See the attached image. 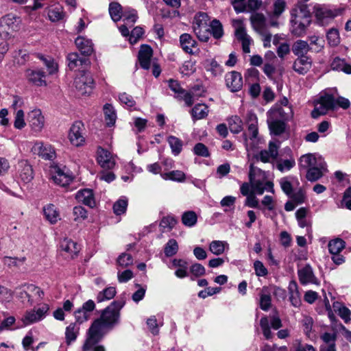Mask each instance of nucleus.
Segmentation results:
<instances>
[{
    "label": "nucleus",
    "mask_w": 351,
    "mask_h": 351,
    "mask_svg": "<svg viewBox=\"0 0 351 351\" xmlns=\"http://www.w3.org/2000/svg\"><path fill=\"white\" fill-rule=\"evenodd\" d=\"M124 305L125 301L116 300L101 311L100 317L95 319L88 330L82 351H90L95 344L103 339L106 330H110L119 324L120 311Z\"/></svg>",
    "instance_id": "1"
},
{
    "label": "nucleus",
    "mask_w": 351,
    "mask_h": 351,
    "mask_svg": "<svg viewBox=\"0 0 351 351\" xmlns=\"http://www.w3.org/2000/svg\"><path fill=\"white\" fill-rule=\"evenodd\" d=\"M337 106L346 110L350 108V102L348 99L341 96L335 99L332 95L325 94L316 102L311 115L316 119L326 114L329 110H334Z\"/></svg>",
    "instance_id": "2"
},
{
    "label": "nucleus",
    "mask_w": 351,
    "mask_h": 351,
    "mask_svg": "<svg viewBox=\"0 0 351 351\" xmlns=\"http://www.w3.org/2000/svg\"><path fill=\"white\" fill-rule=\"evenodd\" d=\"M208 20V16L204 12L197 13L193 19V32L197 38L202 42H207L210 36Z\"/></svg>",
    "instance_id": "3"
},
{
    "label": "nucleus",
    "mask_w": 351,
    "mask_h": 351,
    "mask_svg": "<svg viewBox=\"0 0 351 351\" xmlns=\"http://www.w3.org/2000/svg\"><path fill=\"white\" fill-rule=\"evenodd\" d=\"M21 21L12 14H8L0 19V37L3 39L10 38L19 29Z\"/></svg>",
    "instance_id": "4"
},
{
    "label": "nucleus",
    "mask_w": 351,
    "mask_h": 351,
    "mask_svg": "<svg viewBox=\"0 0 351 351\" xmlns=\"http://www.w3.org/2000/svg\"><path fill=\"white\" fill-rule=\"evenodd\" d=\"M313 13L319 25H326L339 15L341 12L336 9L332 10L326 5L316 3L313 6Z\"/></svg>",
    "instance_id": "5"
},
{
    "label": "nucleus",
    "mask_w": 351,
    "mask_h": 351,
    "mask_svg": "<svg viewBox=\"0 0 351 351\" xmlns=\"http://www.w3.org/2000/svg\"><path fill=\"white\" fill-rule=\"evenodd\" d=\"M74 84L80 95H89L94 87V80L90 73L81 71L75 78Z\"/></svg>",
    "instance_id": "6"
},
{
    "label": "nucleus",
    "mask_w": 351,
    "mask_h": 351,
    "mask_svg": "<svg viewBox=\"0 0 351 351\" xmlns=\"http://www.w3.org/2000/svg\"><path fill=\"white\" fill-rule=\"evenodd\" d=\"M51 172L54 182L61 186H68L73 180L71 173L66 167L62 168L58 165H53L51 167Z\"/></svg>",
    "instance_id": "7"
},
{
    "label": "nucleus",
    "mask_w": 351,
    "mask_h": 351,
    "mask_svg": "<svg viewBox=\"0 0 351 351\" xmlns=\"http://www.w3.org/2000/svg\"><path fill=\"white\" fill-rule=\"evenodd\" d=\"M85 128L82 121H75L70 128L69 138L71 143L76 147L82 146L85 142Z\"/></svg>",
    "instance_id": "8"
},
{
    "label": "nucleus",
    "mask_w": 351,
    "mask_h": 351,
    "mask_svg": "<svg viewBox=\"0 0 351 351\" xmlns=\"http://www.w3.org/2000/svg\"><path fill=\"white\" fill-rule=\"evenodd\" d=\"M49 310V306L45 304L37 310L32 309L27 311L22 317V322L25 325H29L38 322L45 317Z\"/></svg>",
    "instance_id": "9"
},
{
    "label": "nucleus",
    "mask_w": 351,
    "mask_h": 351,
    "mask_svg": "<svg viewBox=\"0 0 351 351\" xmlns=\"http://www.w3.org/2000/svg\"><path fill=\"white\" fill-rule=\"evenodd\" d=\"M278 145L273 141H270L268 148L261 150L256 156L257 160L266 163H272L275 161L278 156Z\"/></svg>",
    "instance_id": "10"
},
{
    "label": "nucleus",
    "mask_w": 351,
    "mask_h": 351,
    "mask_svg": "<svg viewBox=\"0 0 351 351\" xmlns=\"http://www.w3.org/2000/svg\"><path fill=\"white\" fill-rule=\"evenodd\" d=\"M287 8V3L285 0H275L273 5L272 10L268 13L269 17V25L271 27H278L279 23L278 19L285 11Z\"/></svg>",
    "instance_id": "11"
},
{
    "label": "nucleus",
    "mask_w": 351,
    "mask_h": 351,
    "mask_svg": "<svg viewBox=\"0 0 351 351\" xmlns=\"http://www.w3.org/2000/svg\"><path fill=\"white\" fill-rule=\"evenodd\" d=\"M226 85L231 92H237L243 87L241 74L237 71L228 73L225 77Z\"/></svg>",
    "instance_id": "12"
},
{
    "label": "nucleus",
    "mask_w": 351,
    "mask_h": 351,
    "mask_svg": "<svg viewBox=\"0 0 351 351\" xmlns=\"http://www.w3.org/2000/svg\"><path fill=\"white\" fill-rule=\"evenodd\" d=\"M270 119H277L280 121H287L292 118L293 111L290 106H276L271 108L268 112Z\"/></svg>",
    "instance_id": "13"
},
{
    "label": "nucleus",
    "mask_w": 351,
    "mask_h": 351,
    "mask_svg": "<svg viewBox=\"0 0 351 351\" xmlns=\"http://www.w3.org/2000/svg\"><path fill=\"white\" fill-rule=\"evenodd\" d=\"M97 162L104 169H111L115 165V160L110 152L101 147L97 149Z\"/></svg>",
    "instance_id": "14"
},
{
    "label": "nucleus",
    "mask_w": 351,
    "mask_h": 351,
    "mask_svg": "<svg viewBox=\"0 0 351 351\" xmlns=\"http://www.w3.org/2000/svg\"><path fill=\"white\" fill-rule=\"evenodd\" d=\"M60 248L66 258H73L80 252L77 243L69 239H64L60 242Z\"/></svg>",
    "instance_id": "15"
},
{
    "label": "nucleus",
    "mask_w": 351,
    "mask_h": 351,
    "mask_svg": "<svg viewBox=\"0 0 351 351\" xmlns=\"http://www.w3.org/2000/svg\"><path fill=\"white\" fill-rule=\"evenodd\" d=\"M27 121L31 128L35 132L41 131L44 127V117L39 109L32 110L28 114Z\"/></svg>",
    "instance_id": "16"
},
{
    "label": "nucleus",
    "mask_w": 351,
    "mask_h": 351,
    "mask_svg": "<svg viewBox=\"0 0 351 351\" xmlns=\"http://www.w3.org/2000/svg\"><path fill=\"white\" fill-rule=\"evenodd\" d=\"M34 154H38L45 160H52L56 155L54 149L49 144L36 142L32 147Z\"/></svg>",
    "instance_id": "17"
},
{
    "label": "nucleus",
    "mask_w": 351,
    "mask_h": 351,
    "mask_svg": "<svg viewBox=\"0 0 351 351\" xmlns=\"http://www.w3.org/2000/svg\"><path fill=\"white\" fill-rule=\"evenodd\" d=\"M291 18L311 20V13L308 5L302 1H298L291 11Z\"/></svg>",
    "instance_id": "18"
},
{
    "label": "nucleus",
    "mask_w": 351,
    "mask_h": 351,
    "mask_svg": "<svg viewBox=\"0 0 351 351\" xmlns=\"http://www.w3.org/2000/svg\"><path fill=\"white\" fill-rule=\"evenodd\" d=\"M291 32L297 36H302L305 34L311 20L291 18Z\"/></svg>",
    "instance_id": "19"
},
{
    "label": "nucleus",
    "mask_w": 351,
    "mask_h": 351,
    "mask_svg": "<svg viewBox=\"0 0 351 351\" xmlns=\"http://www.w3.org/2000/svg\"><path fill=\"white\" fill-rule=\"evenodd\" d=\"M152 53V49L149 45H143L141 47L138 52V60L141 66L144 69H149Z\"/></svg>",
    "instance_id": "20"
},
{
    "label": "nucleus",
    "mask_w": 351,
    "mask_h": 351,
    "mask_svg": "<svg viewBox=\"0 0 351 351\" xmlns=\"http://www.w3.org/2000/svg\"><path fill=\"white\" fill-rule=\"evenodd\" d=\"M312 60L308 56L298 57L293 62V70L300 75L306 73L311 68Z\"/></svg>",
    "instance_id": "21"
},
{
    "label": "nucleus",
    "mask_w": 351,
    "mask_h": 351,
    "mask_svg": "<svg viewBox=\"0 0 351 351\" xmlns=\"http://www.w3.org/2000/svg\"><path fill=\"white\" fill-rule=\"evenodd\" d=\"M18 173L21 180L27 183L33 179V169L32 166L25 160H21L18 163Z\"/></svg>",
    "instance_id": "22"
},
{
    "label": "nucleus",
    "mask_w": 351,
    "mask_h": 351,
    "mask_svg": "<svg viewBox=\"0 0 351 351\" xmlns=\"http://www.w3.org/2000/svg\"><path fill=\"white\" fill-rule=\"evenodd\" d=\"M75 198L79 202L93 208L95 206L93 192L90 189H84L80 190L75 195Z\"/></svg>",
    "instance_id": "23"
},
{
    "label": "nucleus",
    "mask_w": 351,
    "mask_h": 351,
    "mask_svg": "<svg viewBox=\"0 0 351 351\" xmlns=\"http://www.w3.org/2000/svg\"><path fill=\"white\" fill-rule=\"evenodd\" d=\"M298 277L300 283L302 285L317 284V279L314 276L313 269L309 265L298 270Z\"/></svg>",
    "instance_id": "24"
},
{
    "label": "nucleus",
    "mask_w": 351,
    "mask_h": 351,
    "mask_svg": "<svg viewBox=\"0 0 351 351\" xmlns=\"http://www.w3.org/2000/svg\"><path fill=\"white\" fill-rule=\"evenodd\" d=\"M75 43L79 51L84 56H90L93 52V44L92 41L83 36H78Z\"/></svg>",
    "instance_id": "25"
},
{
    "label": "nucleus",
    "mask_w": 351,
    "mask_h": 351,
    "mask_svg": "<svg viewBox=\"0 0 351 351\" xmlns=\"http://www.w3.org/2000/svg\"><path fill=\"white\" fill-rule=\"evenodd\" d=\"M245 123L247 125L250 139L256 138L258 135V119L255 113L249 111L245 118Z\"/></svg>",
    "instance_id": "26"
},
{
    "label": "nucleus",
    "mask_w": 351,
    "mask_h": 351,
    "mask_svg": "<svg viewBox=\"0 0 351 351\" xmlns=\"http://www.w3.org/2000/svg\"><path fill=\"white\" fill-rule=\"evenodd\" d=\"M322 162L321 158H317L313 154H306L302 155L299 159V166L300 169H308L316 165H318Z\"/></svg>",
    "instance_id": "27"
},
{
    "label": "nucleus",
    "mask_w": 351,
    "mask_h": 351,
    "mask_svg": "<svg viewBox=\"0 0 351 351\" xmlns=\"http://www.w3.org/2000/svg\"><path fill=\"white\" fill-rule=\"evenodd\" d=\"M68 66L70 69H76L77 67L89 64L88 59L80 57L77 53H71L67 56Z\"/></svg>",
    "instance_id": "28"
},
{
    "label": "nucleus",
    "mask_w": 351,
    "mask_h": 351,
    "mask_svg": "<svg viewBox=\"0 0 351 351\" xmlns=\"http://www.w3.org/2000/svg\"><path fill=\"white\" fill-rule=\"evenodd\" d=\"M180 43L183 50L190 54H193V48L197 47V42L189 34H183L180 37Z\"/></svg>",
    "instance_id": "29"
},
{
    "label": "nucleus",
    "mask_w": 351,
    "mask_h": 351,
    "mask_svg": "<svg viewBox=\"0 0 351 351\" xmlns=\"http://www.w3.org/2000/svg\"><path fill=\"white\" fill-rule=\"evenodd\" d=\"M26 75L28 80L38 86H46L45 73L40 70H27Z\"/></svg>",
    "instance_id": "30"
},
{
    "label": "nucleus",
    "mask_w": 351,
    "mask_h": 351,
    "mask_svg": "<svg viewBox=\"0 0 351 351\" xmlns=\"http://www.w3.org/2000/svg\"><path fill=\"white\" fill-rule=\"evenodd\" d=\"M45 219L51 224L56 223L60 219V214L53 204H47L43 208Z\"/></svg>",
    "instance_id": "31"
},
{
    "label": "nucleus",
    "mask_w": 351,
    "mask_h": 351,
    "mask_svg": "<svg viewBox=\"0 0 351 351\" xmlns=\"http://www.w3.org/2000/svg\"><path fill=\"white\" fill-rule=\"evenodd\" d=\"M326 170L323 162L307 170L306 178L310 182H315L324 176L323 171Z\"/></svg>",
    "instance_id": "32"
},
{
    "label": "nucleus",
    "mask_w": 351,
    "mask_h": 351,
    "mask_svg": "<svg viewBox=\"0 0 351 351\" xmlns=\"http://www.w3.org/2000/svg\"><path fill=\"white\" fill-rule=\"evenodd\" d=\"M332 307L334 311L338 313V315L345 322L346 324L350 322L351 311L348 308L339 302H333Z\"/></svg>",
    "instance_id": "33"
},
{
    "label": "nucleus",
    "mask_w": 351,
    "mask_h": 351,
    "mask_svg": "<svg viewBox=\"0 0 351 351\" xmlns=\"http://www.w3.org/2000/svg\"><path fill=\"white\" fill-rule=\"evenodd\" d=\"M311 50V47L306 41L298 40L292 46L293 53L298 56H306V54Z\"/></svg>",
    "instance_id": "34"
},
{
    "label": "nucleus",
    "mask_w": 351,
    "mask_h": 351,
    "mask_svg": "<svg viewBox=\"0 0 351 351\" xmlns=\"http://www.w3.org/2000/svg\"><path fill=\"white\" fill-rule=\"evenodd\" d=\"M80 331V326L77 323H71L65 330V341L69 345L75 341Z\"/></svg>",
    "instance_id": "35"
},
{
    "label": "nucleus",
    "mask_w": 351,
    "mask_h": 351,
    "mask_svg": "<svg viewBox=\"0 0 351 351\" xmlns=\"http://www.w3.org/2000/svg\"><path fill=\"white\" fill-rule=\"evenodd\" d=\"M172 265L177 269L175 271V275L180 278H185L188 276L187 269L188 263L183 259L175 258L172 261Z\"/></svg>",
    "instance_id": "36"
},
{
    "label": "nucleus",
    "mask_w": 351,
    "mask_h": 351,
    "mask_svg": "<svg viewBox=\"0 0 351 351\" xmlns=\"http://www.w3.org/2000/svg\"><path fill=\"white\" fill-rule=\"evenodd\" d=\"M271 304V298L269 289L267 287H263L260 293V308L267 311Z\"/></svg>",
    "instance_id": "37"
},
{
    "label": "nucleus",
    "mask_w": 351,
    "mask_h": 351,
    "mask_svg": "<svg viewBox=\"0 0 351 351\" xmlns=\"http://www.w3.org/2000/svg\"><path fill=\"white\" fill-rule=\"evenodd\" d=\"M267 123L271 133L275 135H280L285 130V123L277 119H270L268 117Z\"/></svg>",
    "instance_id": "38"
},
{
    "label": "nucleus",
    "mask_w": 351,
    "mask_h": 351,
    "mask_svg": "<svg viewBox=\"0 0 351 351\" xmlns=\"http://www.w3.org/2000/svg\"><path fill=\"white\" fill-rule=\"evenodd\" d=\"M208 114V107L204 104H197L191 110V115L195 120L204 119Z\"/></svg>",
    "instance_id": "39"
},
{
    "label": "nucleus",
    "mask_w": 351,
    "mask_h": 351,
    "mask_svg": "<svg viewBox=\"0 0 351 351\" xmlns=\"http://www.w3.org/2000/svg\"><path fill=\"white\" fill-rule=\"evenodd\" d=\"M160 176L165 180H170L179 182H184L186 179L185 173L180 170H175L167 173H160Z\"/></svg>",
    "instance_id": "40"
},
{
    "label": "nucleus",
    "mask_w": 351,
    "mask_h": 351,
    "mask_svg": "<svg viewBox=\"0 0 351 351\" xmlns=\"http://www.w3.org/2000/svg\"><path fill=\"white\" fill-rule=\"evenodd\" d=\"M328 247L331 254H337L345 248L346 243L343 239L337 238L330 241Z\"/></svg>",
    "instance_id": "41"
},
{
    "label": "nucleus",
    "mask_w": 351,
    "mask_h": 351,
    "mask_svg": "<svg viewBox=\"0 0 351 351\" xmlns=\"http://www.w3.org/2000/svg\"><path fill=\"white\" fill-rule=\"evenodd\" d=\"M104 113L107 125L108 126L113 125L115 123L117 119V115L113 106L109 104L104 105Z\"/></svg>",
    "instance_id": "42"
},
{
    "label": "nucleus",
    "mask_w": 351,
    "mask_h": 351,
    "mask_svg": "<svg viewBox=\"0 0 351 351\" xmlns=\"http://www.w3.org/2000/svg\"><path fill=\"white\" fill-rule=\"evenodd\" d=\"M228 125L231 132L238 134L243 130V121L238 116H232L228 120Z\"/></svg>",
    "instance_id": "43"
},
{
    "label": "nucleus",
    "mask_w": 351,
    "mask_h": 351,
    "mask_svg": "<svg viewBox=\"0 0 351 351\" xmlns=\"http://www.w3.org/2000/svg\"><path fill=\"white\" fill-rule=\"evenodd\" d=\"M116 289L113 287H109L99 292L97 295V302H102L112 299L116 295Z\"/></svg>",
    "instance_id": "44"
},
{
    "label": "nucleus",
    "mask_w": 351,
    "mask_h": 351,
    "mask_svg": "<svg viewBox=\"0 0 351 351\" xmlns=\"http://www.w3.org/2000/svg\"><path fill=\"white\" fill-rule=\"evenodd\" d=\"M250 180L261 179V181H265L267 176L265 171L255 167L253 164L250 165L249 172Z\"/></svg>",
    "instance_id": "45"
},
{
    "label": "nucleus",
    "mask_w": 351,
    "mask_h": 351,
    "mask_svg": "<svg viewBox=\"0 0 351 351\" xmlns=\"http://www.w3.org/2000/svg\"><path fill=\"white\" fill-rule=\"evenodd\" d=\"M250 20L253 27L256 30H262L265 26V17L262 13H254L251 17Z\"/></svg>",
    "instance_id": "46"
},
{
    "label": "nucleus",
    "mask_w": 351,
    "mask_h": 351,
    "mask_svg": "<svg viewBox=\"0 0 351 351\" xmlns=\"http://www.w3.org/2000/svg\"><path fill=\"white\" fill-rule=\"evenodd\" d=\"M197 221V217L194 211H186L182 214V222L188 227L194 226Z\"/></svg>",
    "instance_id": "47"
},
{
    "label": "nucleus",
    "mask_w": 351,
    "mask_h": 351,
    "mask_svg": "<svg viewBox=\"0 0 351 351\" xmlns=\"http://www.w3.org/2000/svg\"><path fill=\"white\" fill-rule=\"evenodd\" d=\"M210 34L216 38L219 39L223 35V26L219 21L215 19L210 24Z\"/></svg>",
    "instance_id": "48"
},
{
    "label": "nucleus",
    "mask_w": 351,
    "mask_h": 351,
    "mask_svg": "<svg viewBox=\"0 0 351 351\" xmlns=\"http://www.w3.org/2000/svg\"><path fill=\"white\" fill-rule=\"evenodd\" d=\"M123 21L126 25H133L138 19L137 12L134 9L125 10L121 15Z\"/></svg>",
    "instance_id": "49"
},
{
    "label": "nucleus",
    "mask_w": 351,
    "mask_h": 351,
    "mask_svg": "<svg viewBox=\"0 0 351 351\" xmlns=\"http://www.w3.org/2000/svg\"><path fill=\"white\" fill-rule=\"evenodd\" d=\"M328 43L331 47H336L340 43V36L337 29H330L326 34Z\"/></svg>",
    "instance_id": "50"
},
{
    "label": "nucleus",
    "mask_w": 351,
    "mask_h": 351,
    "mask_svg": "<svg viewBox=\"0 0 351 351\" xmlns=\"http://www.w3.org/2000/svg\"><path fill=\"white\" fill-rule=\"evenodd\" d=\"M168 143L171 149L172 153L174 155H178L181 152L182 149V142L180 139L176 136H170L168 138Z\"/></svg>",
    "instance_id": "51"
},
{
    "label": "nucleus",
    "mask_w": 351,
    "mask_h": 351,
    "mask_svg": "<svg viewBox=\"0 0 351 351\" xmlns=\"http://www.w3.org/2000/svg\"><path fill=\"white\" fill-rule=\"evenodd\" d=\"M225 245H228V243L225 241H213L210 244L209 250L213 254L220 255L224 252Z\"/></svg>",
    "instance_id": "52"
},
{
    "label": "nucleus",
    "mask_w": 351,
    "mask_h": 351,
    "mask_svg": "<svg viewBox=\"0 0 351 351\" xmlns=\"http://www.w3.org/2000/svg\"><path fill=\"white\" fill-rule=\"evenodd\" d=\"M109 13L114 22L121 19V6L118 3H111L109 6Z\"/></svg>",
    "instance_id": "53"
},
{
    "label": "nucleus",
    "mask_w": 351,
    "mask_h": 351,
    "mask_svg": "<svg viewBox=\"0 0 351 351\" xmlns=\"http://www.w3.org/2000/svg\"><path fill=\"white\" fill-rule=\"evenodd\" d=\"M309 41L310 44L313 45L311 49L313 50L316 53L321 51L324 47L325 41L322 38H319L317 36H313L309 37Z\"/></svg>",
    "instance_id": "54"
},
{
    "label": "nucleus",
    "mask_w": 351,
    "mask_h": 351,
    "mask_svg": "<svg viewBox=\"0 0 351 351\" xmlns=\"http://www.w3.org/2000/svg\"><path fill=\"white\" fill-rule=\"evenodd\" d=\"M178 250V244L177 241L173 239H169L165 245L164 252L168 257L175 255Z\"/></svg>",
    "instance_id": "55"
},
{
    "label": "nucleus",
    "mask_w": 351,
    "mask_h": 351,
    "mask_svg": "<svg viewBox=\"0 0 351 351\" xmlns=\"http://www.w3.org/2000/svg\"><path fill=\"white\" fill-rule=\"evenodd\" d=\"M260 326L265 338L266 339H271L273 337V334L270 330L269 322L267 316H264L261 319Z\"/></svg>",
    "instance_id": "56"
},
{
    "label": "nucleus",
    "mask_w": 351,
    "mask_h": 351,
    "mask_svg": "<svg viewBox=\"0 0 351 351\" xmlns=\"http://www.w3.org/2000/svg\"><path fill=\"white\" fill-rule=\"evenodd\" d=\"M73 219L80 222L87 218V211L81 206H75L73 209Z\"/></svg>",
    "instance_id": "57"
},
{
    "label": "nucleus",
    "mask_w": 351,
    "mask_h": 351,
    "mask_svg": "<svg viewBox=\"0 0 351 351\" xmlns=\"http://www.w3.org/2000/svg\"><path fill=\"white\" fill-rule=\"evenodd\" d=\"M177 223V220L173 216H167L164 217L160 222V226L164 230L167 229L168 230H171Z\"/></svg>",
    "instance_id": "58"
},
{
    "label": "nucleus",
    "mask_w": 351,
    "mask_h": 351,
    "mask_svg": "<svg viewBox=\"0 0 351 351\" xmlns=\"http://www.w3.org/2000/svg\"><path fill=\"white\" fill-rule=\"evenodd\" d=\"M128 206V199H120L117 200L113 206L114 213L117 215H121L124 213L126 210Z\"/></svg>",
    "instance_id": "59"
},
{
    "label": "nucleus",
    "mask_w": 351,
    "mask_h": 351,
    "mask_svg": "<svg viewBox=\"0 0 351 351\" xmlns=\"http://www.w3.org/2000/svg\"><path fill=\"white\" fill-rule=\"evenodd\" d=\"M40 59L43 61L49 75H52L57 71L58 64L54 62L53 58L40 56Z\"/></svg>",
    "instance_id": "60"
},
{
    "label": "nucleus",
    "mask_w": 351,
    "mask_h": 351,
    "mask_svg": "<svg viewBox=\"0 0 351 351\" xmlns=\"http://www.w3.org/2000/svg\"><path fill=\"white\" fill-rule=\"evenodd\" d=\"M117 262L119 266L126 267L133 263V258L130 254L123 253L118 257Z\"/></svg>",
    "instance_id": "61"
},
{
    "label": "nucleus",
    "mask_w": 351,
    "mask_h": 351,
    "mask_svg": "<svg viewBox=\"0 0 351 351\" xmlns=\"http://www.w3.org/2000/svg\"><path fill=\"white\" fill-rule=\"evenodd\" d=\"M144 34V31L141 27H134L130 35L129 41L132 45H134L138 42V40L141 38L143 34Z\"/></svg>",
    "instance_id": "62"
},
{
    "label": "nucleus",
    "mask_w": 351,
    "mask_h": 351,
    "mask_svg": "<svg viewBox=\"0 0 351 351\" xmlns=\"http://www.w3.org/2000/svg\"><path fill=\"white\" fill-rule=\"evenodd\" d=\"M193 152L195 154L199 156L206 158L210 156L207 147L202 143H198L194 146Z\"/></svg>",
    "instance_id": "63"
},
{
    "label": "nucleus",
    "mask_w": 351,
    "mask_h": 351,
    "mask_svg": "<svg viewBox=\"0 0 351 351\" xmlns=\"http://www.w3.org/2000/svg\"><path fill=\"white\" fill-rule=\"evenodd\" d=\"M295 165L293 159L280 160L277 164V168L280 171H289Z\"/></svg>",
    "instance_id": "64"
}]
</instances>
